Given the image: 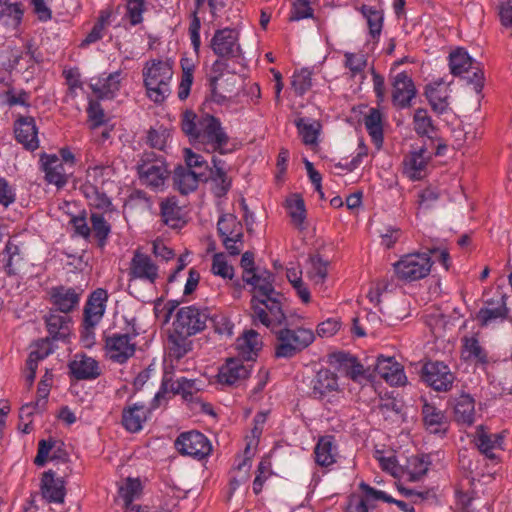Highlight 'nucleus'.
Here are the masks:
<instances>
[{"instance_id":"obj_1","label":"nucleus","mask_w":512,"mask_h":512,"mask_svg":"<svg viewBox=\"0 0 512 512\" xmlns=\"http://www.w3.org/2000/svg\"><path fill=\"white\" fill-rule=\"evenodd\" d=\"M181 130L192 145L200 147L205 152L227 153L225 147L229 142V136L220 120L213 115L185 110L181 114Z\"/></svg>"},{"instance_id":"obj_2","label":"nucleus","mask_w":512,"mask_h":512,"mask_svg":"<svg viewBox=\"0 0 512 512\" xmlns=\"http://www.w3.org/2000/svg\"><path fill=\"white\" fill-rule=\"evenodd\" d=\"M142 74L148 98L154 103H162L171 93V64L168 61L153 59L145 64Z\"/></svg>"},{"instance_id":"obj_3","label":"nucleus","mask_w":512,"mask_h":512,"mask_svg":"<svg viewBox=\"0 0 512 512\" xmlns=\"http://www.w3.org/2000/svg\"><path fill=\"white\" fill-rule=\"evenodd\" d=\"M274 332L277 340L275 356L278 358H291L306 349L315 340L314 332L303 327L295 329L284 327L279 330L275 329Z\"/></svg>"},{"instance_id":"obj_4","label":"nucleus","mask_w":512,"mask_h":512,"mask_svg":"<svg viewBox=\"0 0 512 512\" xmlns=\"http://www.w3.org/2000/svg\"><path fill=\"white\" fill-rule=\"evenodd\" d=\"M227 64L216 60L208 77L210 99L218 104L228 101L236 93L238 77L234 73L224 72Z\"/></svg>"},{"instance_id":"obj_5","label":"nucleus","mask_w":512,"mask_h":512,"mask_svg":"<svg viewBox=\"0 0 512 512\" xmlns=\"http://www.w3.org/2000/svg\"><path fill=\"white\" fill-rule=\"evenodd\" d=\"M449 68L452 75L462 77L468 84L473 85L475 92L479 93L482 90L484 73L464 49L458 48L450 53Z\"/></svg>"},{"instance_id":"obj_6","label":"nucleus","mask_w":512,"mask_h":512,"mask_svg":"<svg viewBox=\"0 0 512 512\" xmlns=\"http://www.w3.org/2000/svg\"><path fill=\"white\" fill-rule=\"evenodd\" d=\"M107 300V291L98 288L89 296L85 304L82 338L86 345H90L94 341V329L105 313Z\"/></svg>"},{"instance_id":"obj_7","label":"nucleus","mask_w":512,"mask_h":512,"mask_svg":"<svg viewBox=\"0 0 512 512\" xmlns=\"http://www.w3.org/2000/svg\"><path fill=\"white\" fill-rule=\"evenodd\" d=\"M432 264L430 254L426 252L411 253L404 255L394 263V271L400 280L412 282L428 276Z\"/></svg>"},{"instance_id":"obj_8","label":"nucleus","mask_w":512,"mask_h":512,"mask_svg":"<svg viewBox=\"0 0 512 512\" xmlns=\"http://www.w3.org/2000/svg\"><path fill=\"white\" fill-rule=\"evenodd\" d=\"M217 232L222 245L232 255H239L244 248V228L241 221L231 213L223 214L217 222Z\"/></svg>"},{"instance_id":"obj_9","label":"nucleus","mask_w":512,"mask_h":512,"mask_svg":"<svg viewBox=\"0 0 512 512\" xmlns=\"http://www.w3.org/2000/svg\"><path fill=\"white\" fill-rule=\"evenodd\" d=\"M183 154L187 167L193 171H203L207 175V171H210V176L214 182L217 183V195L225 194L230 187V181L227 178L224 170V161L216 157L212 158L213 168L209 169L207 162L200 155L195 153L190 148L183 149Z\"/></svg>"},{"instance_id":"obj_10","label":"nucleus","mask_w":512,"mask_h":512,"mask_svg":"<svg viewBox=\"0 0 512 512\" xmlns=\"http://www.w3.org/2000/svg\"><path fill=\"white\" fill-rule=\"evenodd\" d=\"M282 295L267 297V299L251 300L252 316L267 328L275 331L282 326L286 316L282 309Z\"/></svg>"},{"instance_id":"obj_11","label":"nucleus","mask_w":512,"mask_h":512,"mask_svg":"<svg viewBox=\"0 0 512 512\" xmlns=\"http://www.w3.org/2000/svg\"><path fill=\"white\" fill-rule=\"evenodd\" d=\"M208 319L207 309L194 305L181 307L175 315L173 331L184 336L195 335L205 329Z\"/></svg>"},{"instance_id":"obj_12","label":"nucleus","mask_w":512,"mask_h":512,"mask_svg":"<svg viewBox=\"0 0 512 512\" xmlns=\"http://www.w3.org/2000/svg\"><path fill=\"white\" fill-rule=\"evenodd\" d=\"M128 288L132 289L136 281L155 285L159 278V268L151 257L141 249H136L129 262Z\"/></svg>"},{"instance_id":"obj_13","label":"nucleus","mask_w":512,"mask_h":512,"mask_svg":"<svg viewBox=\"0 0 512 512\" xmlns=\"http://www.w3.org/2000/svg\"><path fill=\"white\" fill-rule=\"evenodd\" d=\"M137 170L141 182L153 189L163 187L169 175L164 160L152 152L142 154Z\"/></svg>"},{"instance_id":"obj_14","label":"nucleus","mask_w":512,"mask_h":512,"mask_svg":"<svg viewBox=\"0 0 512 512\" xmlns=\"http://www.w3.org/2000/svg\"><path fill=\"white\" fill-rule=\"evenodd\" d=\"M239 36L234 28L218 29L210 40V48L221 59H238L243 54Z\"/></svg>"},{"instance_id":"obj_15","label":"nucleus","mask_w":512,"mask_h":512,"mask_svg":"<svg viewBox=\"0 0 512 512\" xmlns=\"http://www.w3.org/2000/svg\"><path fill=\"white\" fill-rule=\"evenodd\" d=\"M162 397L163 393L161 391L158 392L153 399L151 407L139 402L124 407L122 411V425L124 428L131 433L139 432L149 418L152 409L158 407V401Z\"/></svg>"},{"instance_id":"obj_16","label":"nucleus","mask_w":512,"mask_h":512,"mask_svg":"<svg viewBox=\"0 0 512 512\" xmlns=\"http://www.w3.org/2000/svg\"><path fill=\"white\" fill-rule=\"evenodd\" d=\"M423 381L436 391L446 392L452 388L455 377L443 362H428L422 368Z\"/></svg>"},{"instance_id":"obj_17","label":"nucleus","mask_w":512,"mask_h":512,"mask_svg":"<svg viewBox=\"0 0 512 512\" xmlns=\"http://www.w3.org/2000/svg\"><path fill=\"white\" fill-rule=\"evenodd\" d=\"M175 447L182 455L202 459L211 451L208 439L198 431L181 433L176 441Z\"/></svg>"},{"instance_id":"obj_18","label":"nucleus","mask_w":512,"mask_h":512,"mask_svg":"<svg viewBox=\"0 0 512 512\" xmlns=\"http://www.w3.org/2000/svg\"><path fill=\"white\" fill-rule=\"evenodd\" d=\"M105 350L110 360L122 364L134 355L136 343L129 334L114 333L106 337Z\"/></svg>"},{"instance_id":"obj_19","label":"nucleus","mask_w":512,"mask_h":512,"mask_svg":"<svg viewBox=\"0 0 512 512\" xmlns=\"http://www.w3.org/2000/svg\"><path fill=\"white\" fill-rule=\"evenodd\" d=\"M338 392L337 376L328 369L319 370L311 381V393L316 399L330 402V398Z\"/></svg>"},{"instance_id":"obj_20","label":"nucleus","mask_w":512,"mask_h":512,"mask_svg":"<svg viewBox=\"0 0 512 512\" xmlns=\"http://www.w3.org/2000/svg\"><path fill=\"white\" fill-rule=\"evenodd\" d=\"M432 152L426 146L411 151L403 161V173L411 180H420L425 175L426 166Z\"/></svg>"},{"instance_id":"obj_21","label":"nucleus","mask_w":512,"mask_h":512,"mask_svg":"<svg viewBox=\"0 0 512 512\" xmlns=\"http://www.w3.org/2000/svg\"><path fill=\"white\" fill-rule=\"evenodd\" d=\"M392 101L399 108L410 106L416 95V88L406 72H400L392 78Z\"/></svg>"},{"instance_id":"obj_22","label":"nucleus","mask_w":512,"mask_h":512,"mask_svg":"<svg viewBox=\"0 0 512 512\" xmlns=\"http://www.w3.org/2000/svg\"><path fill=\"white\" fill-rule=\"evenodd\" d=\"M82 290L72 287L57 286L49 290L51 304L62 313H69L78 307Z\"/></svg>"},{"instance_id":"obj_23","label":"nucleus","mask_w":512,"mask_h":512,"mask_svg":"<svg viewBox=\"0 0 512 512\" xmlns=\"http://www.w3.org/2000/svg\"><path fill=\"white\" fill-rule=\"evenodd\" d=\"M244 282L253 287L251 300L267 299V297L271 296L279 297L280 295L273 286L274 275L269 271L264 270L256 274L247 272L244 276Z\"/></svg>"},{"instance_id":"obj_24","label":"nucleus","mask_w":512,"mask_h":512,"mask_svg":"<svg viewBox=\"0 0 512 512\" xmlns=\"http://www.w3.org/2000/svg\"><path fill=\"white\" fill-rule=\"evenodd\" d=\"M374 370L391 386H401L407 381L402 365L394 357L379 356Z\"/></svg>"},{"instance_id":"obj_25","label":"nucleus","mask_w":512,"mask_h":512,"mask_svg":"<svg viewBox=\"0 0 512 512\" xmlns=\"http://www.w3.org/2000/svg\"><path fill=\"white\" fill-rule=\"evenodd\" d=\"M449 84H446L442 79H437L426 86L425 95L432 110L438 115H442L450 109Z\"/></svg>"},{"instance_id":"obj_26","label":"nucleus","mask_w":512,"mask_h":512,"mask_svg":"<svg viewBox=\"0 0 512 512\" xmlns=\"http://www.w3.org/2000/svg\"><path fill=\"white\" fill-rule=\"evenodd\" d=\"M16 140L27 150L34 151L39 147L38 129L33 117H20L14 125Z\"/></svg>"},{"instance_id":"obj_27","label":"nucleus","mask_w":512,"mask_h":512,"mask_svg":"<svg viewBox=\"0 0 512 512\" xmlns=\"http://www.w3.org/2000/svg\"><path fill=\"white\" fill-rule=\"evenodd\" d=\"M42 169L45 172V180L49 184L57 186V188L64 187L68 182L69 173L65 169V164L62 163L56 155H42L41 156Z\"/></svg>"},{"instance_id":"obj_28","label":"nucleus","mask_w":512,"mask_h":512,"mask_svg":"<svg viewBox=\"0 0 512 512\" xmlns=\"http://www.w3.org/2000/svg\"><path fill=\"white\" fill-rule=\"evenodd\" d=\"M422 419L425 428L433 434H445L448 430V419L444 411L423 399Z\"/></svg>"},{"instance_id":"obj_29","label":"nucleus","mask_w":512,"mask_h":512,"mask_svg":"<svg viewBox=\"0 0 512 512\" xmlns=\"http://www.w3.org/2000/svg\"><path fill=\"white\" fill-rule=\"evenodd\" d=\"M250 374V366L244 365L239 359H229L220 368L218 373V381L223 385H234L248 378Z\"/></svg>"},{"instance_id":"obj_30","label":"nucleus","mask_w":512,"mask_h":512,"mask_svg":"<svg viewBox=\"0 0 512 512\" xmlns=\"http://www.w3.org/2000/svg\"><path fill=\"white\" fill-rule=\"evenodd\" d=\"M204 179H207V175L203 171H193L182 166L174 170V186L182 194H188L194 191L198 187L199 181Z\"/></svg>"},{"instance_id":"obj_31","label":"nucleus","mask_w":512,"mask_h":512,"mask_svg":"<svg viewBox=\"0 0 512 512\" xmlns=\"http://www.w3.org/2000/svg\"><path fill=\"white\" fill-rule=\"evenodd\" d=\"M69 368L72 375L79 380L95 379L101 374L99 363L86 355H76Z\"/></svg>"},{"instance_id":"obj_32","label":"nucleus","mask_w":512,"mask_h":512,"mask_svg":"<svg viewBox=\"0 0 512 512\" xmlns=\"http://www.w3.org/2000/svg\"><path fill=\"white\" fill-rule=\"evenodd\" d=\"M121 72L91 79L90 88L99 98H112L120 89Z\"/></svg>"},{"instance_id":"obj_33","label":"nucleus","mask_w":512,"mask_h":512,"mask_svg":"<svg viewBox=\"0 0 512 512\" xmlns=\"http://www.w3.org/2000/svg\"><path fill=\"white\" fill-rule=\"evenodd\" d=\"M41 490L43 498L46 499L48 502H64V481L61 478H56L52 471H48L43 474Z\"/></svg>"},{"instance_id":"obj_34","label":"nucleus","mask_w":512,"mask_h":512,"mask_svg":"<svg viewBox=\"0 0 512 512\" xmlns=\"http://www.w3.org/2000/svg\"><path fill=\"white\" fill-rule=\"evenodd\" d=\"M236 349L245 360H254L262 349V340L254 330L245 331L236 341Z\"/></svg>"},{"instance_id":"obj_35","label":"nucleus","mask_w":512,"mask_h":512,"mask_svg":"<svg viewBox=\"0 0 512 512\" xmlns=\"http://www.w3.org/2000/svg\"><path fill=\"white\" fill-rule=\"evenodd\" d=\"M330 361L338 365V369L345 373L353 381H358L364 376L365 370L357 359L348 353L337 352L330 356Z\"/></svg>"},{"instance_id":"obj_36","label":"nucleus","mask_w":512,"mask_h":512,"mask_svg":"<svg viewBox=\"0 0 512 512\" xmlns=\"http://www.w3.org/2000/svg\"><path fill=\"white\" fill-rule=\"evenodd\" d=\"M23 14L24 8L20 0H0V24L16 29Z\"/></svg>"},{"instance_id":"obj_37","label":"nucleus","mask_w":512,"mask_h":512,"mask_svg":"<svg viewBox=\"0 0 512 512\" xmlns=\"http://www.w3.org/2000/svg\"><path fill=\"white\" fill-rule=\"evenodd\" d=\"M502 436L498 433H488L483 426L477 427L474 442L479 451L489 459H494L495 454L493 450L500 448L502 445Z\"/></svg>"},{"instance_id":"obj_38","label":"nucleus","mask_w":512,"mask_h":512,"mask_svg":"<svg viewBox=\"0 0 512 512\" xmlns=\"http://www.w3.org/2000/svg\"><path fill=\"white\" fill-rule=\"evenodd\" d=\"M413 129L417 135L427 137L431 144H434L438 129L426 109L418 108L415 110L413 115Z\"/></svg>"},{"instance_id":"obj_39","label":"nucleus","mask_w":512,"mask_h":512,"mask_svg":"<svg viewBox=\"0 0 512 512\" xmlns=\"http://www.w3.org/2000/svg\"><path fill=\"white\" fill-rule=\"evenodd\" d=\"M315 461L322 467H328L336 462L337 447L331 436H325L319 439L316 444Z\"/></svg>"},{"instance_id":"obj_40","label":"nucleus","mask_w":512,"mask_h":512,"mask_svg":"<svg viewBox=\"0 0 512 512\" xmlns=\"http://www.w3.org/2000/svg\"><path fill=\"white\" fill-rule=\"evenodd\" d=\"M454 416L458 423L471 425L475 420V402L469 394H461L455 401Z\"/></svg>"},{"instance_id":"obj_41","label":"nucleus","mask_w":512,"mask_h":512,"mask_svg":"<svg viewBox=\"0 0 512 512\" xmlns=\"http://www.w3.org/2000/svg\"><path fill=\"white\" fill-rule=\"evenodd\" d=\"M162 221L171 228L183 225L182 211L174 197L163 200L160 204Z\"/></svg>"},{"instance_id":"obj_42","label":"nucleus","mask_w":512,"mask_h":512,"mask_svg":"<svg viewBox=\"0 0 512 512\" xmlns=\"http://www.w3.org/2000/svg\"><path fill=\"white\" fill-rule=\"evenodd\" d=\"M162 390L164 392L170 390L173 394H182L183 398L188 399L198 388L196 387L195 380L186 379L184 377L172 380V378H169L166 374L162 381Z\"/></svg>"},{"instance_id":"obj_43","label":"nucleus","mask_w":512,"mask_h":512,"mask_svg":"<svg viewBox=\"0 0 512 512\" xmlns=\"http://www.w3.org/2000/svg\"><path fill=\"white\" fill-rule=\"evenodd\" d=\"M286 208L292 224L299 230L305 228L306 209L303 198L293 194L286 200Z\"/></svg>"},{"instance_id":"obj_44","label":"nucleus","mask_w":512,"mask_h":512,"mask_svg":"<svg viewBox=\"0 0 512 512\" xmlns=\"http://www.w3.org/2000/svg\"><path fill=\"white\" fill-rule=\"evenodd\" d=\"M295 124L305 145H317L318 136L322 128L319 121L309 118H299L296 120Z\"/></svg>"},{"instance_id":"obj_45","label":"nucleus","mask_w":512,"mask_h":512,"mask_svg":"<svg viewBox=\"0 0 512 512\" xmlns=\"http://www.w3.org/2000/svg\"><path fill=\"white\" fill-rule=\"evenodd\" d=\"M45 321L47 330L53 339L65 338L69 334L70 318L67 315L50 313Z\"/></svg>"},{"instance_id":"obj_46","label":"nucleus","mask_w":512,"mask_h":512,"mask_svg":"<svg viewBox=\"0 0 512 512\" xmlns=\"http://www.w3.org/2000/svg\"><path fill=\"white\" fill-rule=\"evenodd\" d=\"M365 127L373 142L379 147L383 141L382 115L379 110L372 108L364 117Z\"/></svg>"},{"instance_id":"obj_47","label":"nucleus","mask_w":512,"mask_h":512,"mask_svg":"<svg viewBox=\"0 0 512 512\" xmlns=\"http://www.w3.org/2000/svg\"><path fill=\"white\" fill-rule=\"evenodd\" d=\"M492 305V303H488L486 307L480 309L478 312L477 319L481 322L482 325H488L497 319L506 318L508 309L503 297H500L496 306Z\"/></svg>"},{"instance_id":"obj_48","label":"nucleus","mask_w":512,"mask_h":512,"mask_svg":"<svg viewBox=\"0 0 512 512\" xmlns=\"http://www.w3.org/2000/svg\"><path fill=\"white\" fill-rule=\"evenodd\" d=\"M189 336L179 335L173 331L169 337V357L174 359H181L184 357L192 347V342L188 339Z\"/></svg>"},{"instance_id":"obj_49","label":"nucleus","mask_w":512,"mask_h":512,"mask_svg":"<svg viewBox=\"0 0 512 512\" xmlns=\"http://www.w3.org/2000/svg\"><path fill=\"white\" fill-rule=\"evenodd\" d=\"M462 354L463 357L467 360H474L481 364H486L488 362L485 350L482 348L479 341L474 337H465L463 339Z\"/></svg>"},{"instance_id":"obj_50","label":"nucleus","mask_w":512,"mask_h":512,"mask_svg":"<svg viewBox=\"0 0 512 512\" xmlns=\"http://www.w3.org/2000/svg\"><path fill=\"white\" fill-rule=\"evenodd\" d=\"M53 352V347L48 339H41L31 346L26 365L38 367V363Z\"/></svg>"},{"instance_id":"obj_51","label":"nucleus","mask_w":512,"mask_h":512,"mask_svg":"<svg viewBox=\"0 0 512 512\" xmlns=\"http://www.w3.org/2000/svg\"><path fill=\"white\" fill-rule=\"evenodd\" d=\"M363 16L367 20L369 32L373 38L380 35L383 26V14L374 7L363 5L361 8Z\"/></svg>"},{"instance_id":"obj_52","label":"nucleus","mask_w":512,"mask_h":512,"mask_svg":"<svg viewBox=\"0 0 512 512\" xmlns=\"http://www.w3.org/2000/svg\"><path fill=\"white\" fill-rule=\"evenodd\" d=\"M327 267L328 262L323 260L319 255L312 256L309 259L307 275L315 284H321L327 277Z\"/></svg>"},{"instance_id":"obj_53","label":"nucleus","mask_w":512,"mask_h":512,"mask_svg":"<svg viewBox=\"0 0 512 512\" xmlns=\"http://www.w3.org/2000/svg\"><path fill=\"white\" fill-rule=\"evenodd\" d=\"M345 67L349 69L351 76L355 77L358 74H361L366 65H367V58L365 54L359 52V53H345Z\"/></svg>"},{"instance_id":"obj_54","label":"nucleus","mask_w":512,"mask_h":512,"mask_svg":"<svg viewBox=\"0 0 512 512\" xmlns=\"http://www.w3.org/2000/svg\"><path fill=\"white\" fill-rule=\"evenodd\" d=\"M211 271L213 274L224 279H232L234 276V268L228 264L223 253H218L213 256Z\"/></svg>"},{"instance_id":"obj_55","label":"nucleus","mask_w":512,"mask_h":512,"mask_svg":"<svg viewBox=\"0 0 512 512\" xmlns=\"http://www.w3.org/2000/svg\"><path fill=\"white\" fill-rule=\"evenodd\" d=\"M92 231L95 234V237L98 238L100 244L103 245L104 241L108 237L110 233V225L104 218L102 214L92 213L90 217Z\"/></svg>"},{"instance_id":"obj_56","label":"nucleus","mask_w":512,"mask_h":512,"mask_svg":"<svg viewBox=\"0 0 512 512\" xmlns=\"http://www.w3.org/2000/svg\"><path fill=\"white\" fill-rule=\"evenodd\" d=\"M311 71L301 69L295 72L292 77V88L298 95H303L311 88Z\"/></svg>"},{"instance_id":"obj_57","label":"nucleus","mask_w":512,"mask_h":512,"mask_svg":"<svg viewBox=\"0 0 512 512\" xmlns=\"http://www.w3.org/2000/svg\"><path fill=\"white\" fill-rule=\"evenodd\" d=\"M126 16L132 25L142 22V13L145 10V0H126Z\"/></svg>"},{"instance_id":"obj_58","label":"nucleus","mask_w":512,"mask_h":512,"mask_svg":"<svg viewBox=\"0 0 512 512\" xmlns=\"http://www.w3.org/2000/svg\"><path fill=\"white\" fill-rule=\"evenodd\" d=\"M140 490V482L137 479L128 478L124 486H121L119 489V496L123 499L124 505L128 507L134 496Z\"/></svg>"},{"instance_id":"obj_59","label":"nucleus","mask_w":512,"mask_h":512,"mask_svg":"<svg viewBox=\"0 0 512 512\" xmlns=\"http://www.w3.org/2000/svg\"><path fill=\"white\" fill-rule=\"evenodd\" d=\"M312 16L313 10L310 7V1L296 0V2L293 4L289 19L291 21H299L301 19L310 18Z\"/></svg>"},{"instance_id":"obj_60","label":"nucleus","mask_w":512,"mask_h":512,"mask_svg":"<svg viewBox=\"0 0 512 512\" xmlns=\"http://www.w3.org/2000/svg\"><path fill=\"white\" fill-rule=\"evenodd\" d=\"M86 195L89 198L90 205L99 209H108L111 206L109 198L97 191L94 186L86 187Z\"/></svg>"},{"instance_id":"obj_61","label":"nucleus","mask_w":512,"mask_h":512,"mask_svg":"<svg viewBox=\"0 0 512 512\" xmlns=\"http://www.w3.org/2000/svg\"><path fill=\"white\" fill-rule=\"evenodd\" d=\"M193 83V69L192 68H183L181 81L178 88V97L180 100H185L191 90V86Z\"/></svg>"},{"instance_id":"obj_62","label":"nucleus","mask_w":512,"mask_h":512,"mask_svg":"<svg viewBox=\"0 0 512 512\" xmlns=\"http://www.w3.org/2000/svg\"><path fill=\"white\" fill-rule=\"evenodd\" d=\"M87 113L89 120L92 122V128H96L105 122L104 111L98 102L90 101Z\"/></svg>"},{"instance_id":"obj_63","label":"nucleus","mask_w":512,"mask_h":512,"mask_svg":"<svg viewBox=\"0 0 512 512\" xmlns=\"http://www.w3.org/2000/svg\"><path fill=\"white\" fill-rule=\"evenodd\" d=\"M438 200V194L431 188L424 189L419 194L418 206L419 209L428 210L434 206Z\"/></svg>"},{"instance_id":"obj_64","label":"nucleus","mask_w":512,"mask_h":512,"mask_svg":"<svg viewBox=\"0 0 512 512\" xmlns=\"http://www.w3.org/2000/svg\"><path fill=\"white\" fill-rule=\"evenodd\" d=\"M347 512H369L366 499L359 495L352 494L348 498V504L346 506Z\"/></svg>"}]
</instances>
